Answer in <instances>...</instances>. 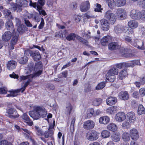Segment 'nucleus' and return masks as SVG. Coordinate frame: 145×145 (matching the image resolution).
Listing matches in <instances>:
<instances>
[{
    "label": "nucleus",
    "mask_w": 145,
    "mask_h": 145,
    "mask_svg": "<svg viewBox=\"0 0 145 145\" xmlns=\"http://www.w3.org/2000/svg\"><path fill=\"white\" fill-rule=\"evenodd\" d=\"M7 112L9 115H11L10 116V118H16L19 117V115L17 113V112L14 108H10L7 110Z\"/></svg>",
    "instance_id": "412c9836"
},
{
    "label": "nucleus",
    "mask_w": 145,
    "mask_h": 145,
    "mask_svg": "<svg viewBox=\"0 0 145 145\" xmlns=\"http://www.w3.org/2000/svg\"><path fill=\"white\" fill-rule=\"evenodd\" d=\"M86 137L87 139L90 141L96 140L99 137L98 133L95 131H90L86 134Z\"/></svg>",
    "instance_id": "9d476101"
},
{
    "label": "nucleus",
    "mask_w": 145,
    "mask_h": 145,
    "mask_svg": "<svg viewBox=\"0 0 145 145\" xmlns=\"http://www.w3.org/2000/svg\"><path fill=\"white\" fill-rule=\"evenodd\" d=\"M132 45L139 49L144 50L145 46L142 41L138 39H133V42H132Z\"/></svg>",
    "instance_id": "ddd939ff"
},
{
    "label": "nucleus",
    "mask_w": 145,
    "mask_h": 145,
    "mask_svg": "<svg viewBox=\"0 0 145 145\" xmlns=\"http://www.w3.org/2000/svg\"><path fill=\"white\" fill-rule=\"evenodd\" d=\"M28 59L27 56H25L22 57L19 60V63L22 64H24L27 61Z\"/></svg>",
    "instance_id": "603ef678"
},
{
    "label": "nucleus",
    "mask_w": 145,
    "mask_h": 145,
    "mask_svg": "<svg viewBox=\"0 0 145 145\" xmlns=\"http://www.w3.org/2000/svg\"><path fill=\"white\" fill-rule=\"evenodd\" d=\"M129 133L131 139L134 140H137L139 137V134L137 130L133 128L130 130Z\"/></svg>",
    "instance_id": "f3484780"
},
{
    "label": "nucleus",
    "mask_w": 145,
    "mask_h": 145,
    "mask_svg": "<svg viewBox=\"0 0 145 145\" xmlns=\"http://www.w3.org/2000/svg\"><path fill=\"white\" fill-rule=\"evenodd\" d=\"M110 135V132L107 130H103L101 133V136L104 138H108Z\"/></svg>",
    "instance_id": "ea45409f"
},
{
    "label": "nucleus",
    "mask_w": 145,
    "mask_h": 145,
    "mask_svg": "<svg viewBox=\"0 0 145 145\" xmlns=\"http://www.w3.org/2000/svg\"><path fill=\"white\" fill-rule=\"evenodd\" d=\"M102 101V99L101 98L95 99L93 100V104L94 106H98L101 103Z\"/></svg>",
    "instance_id": "49530a36"
},
{
    "label": "nucleus",
    "mask_w": 145,
    "mask_h": 145,
    "mask_svg": "<svg viewBox=\"0 0 145 145\" xmlns=\"http://www.w3.org/2000/svg\"><path fill=\"white\" fill-rule=\"evenodd\" d=\"M0 145H11V144L6 140H4L0 142Z\"/></svg>",
    "instance_id": "338daca9"
},
{
    "label": "nucleus",
    "mask_w": 145,
    "mask_h": 145,
    "mask_svg": "<svg viewBox=\"0 0 145 145\" xmlns=\"http://www.w3.org/2000/svg\"><path fill=\"white\" fill-rule=\"evenodd\" d=\"M23 25H21L20 26H17L18 28L17 29V31H16L15 30V31H14V33H15L16 32H18V33L19 34V33L20 32H22L23 30ZM19 35V34H18Z\"/></svg>",
    "instance_id": "4d7b16f0"
},
{
    "label": "nucleus",
    "mask_w": 145,
    "mask_h": 145,
    "mask_svg": "<svg viewBox=\"0 0 145 145\" xmlns=\"http://www.w3.org/2000/svg\"><path fill=\"white\" fill-rule=\"evenodd\" d=\"M72 107L70 103L67 104L65 108V114L67 115H69L71 114L72 110Z\"/></svg>",
    "instance_id": "473e14b6"
},
{
    "label": "nucleus",
    "mask_w": 145,
    "mask_h": 145,
    "mask_svg": "<svg viewBox=\"0 0 145 145\" xmlns=\"http://www.w3.org/2000/svg\"><path fill=\"white\" fill-rule=\"evenodd\" d=\"M90 8L89 2L87 1L82 3L80 6V10L82 12H86Z\"/></svg>",
    "instance_id": "6ab92c4d"
},
{
    "label": "nucleus",
    "mask_w": 145,
    "mask_h": 145,
    "mask_svg": "<svg viewBox=\"0 0 145 145\" xmlns=\"http://www.w3.org/2000/svg\"><path fill=\"white\" fill-rule=\"evenodd\" d=\"M22 118L26 122L28 125L31 126L33 125V123L32 121L30 120L27 114H24L22 116Z\"/></svg>",
    "instance_id": "e433bc0d"
},
{
    "label": "nucleus",
    "mask_w": 145,
    "mask_h": 145,
    "mask_svg": "<svg viewBox=\"0 0 145 145\" xmlns=\"http://www.w3.org/2000/svg\"><path fill=\"white\" fill-rule=\"evenodd\" d=\"M129 122L125 121L122 124V126L123 127H125L127 129L129 128L131 126V123Z\"/></svg>",
    "instance_id": "5fc2aeb1"
},
{
    "label": "nucleus",
    "mask_w": 145,
    "mask_h": 145,
    "mask_svg": "<svg viewBox=\"0 0 145 145\" xmlns=\"http://www.w3.org/2000/svg\"><path fill=\"white\" fill-rule=\"evenodd\" d=\"M116 16L120 20H124L127 16V12L124 9L120 8L117 9L116 11Z\"/></svg>",
    "instance_id": "1a4fd4ad"
},
{
    "label": "nucleus",
    "mask_w": 145,
    "mask_h": 145,
    "mask_svg": "<svg viewBox=\"0 0 145 145\" xmlns=\"http://www.w3.org/2000/svg\"><path fill=\"white\" fill-rule=\"evenodd\" d=\"M35 128L36 134L38 135L42 136L43 135L44 132L42 129L37 126L35 127Z\"/></svg>",
    "instance_id": "79ce46f5"
},
{
    "label": "nucleus",
    "mask_w": 145,
    "mask_h": 145,
    "mask_svg": "<svg viewBox=\"0 0 145 145\" xmlns=\"http://www.w3.org/2000/svg\"><path fill=\"white\" fill-rule=\"evenodd\" d=\"M3 13L5 18L8 20L13 19L10 11L7 9H5L3 11Z\"/></svg>",
    "instance_id": "f704fd0d"
},
{
    "label": "nucleus",
    "mask_w": 145,
    "mask_h": 145,
    "mask_svg": "<svg viewBox=\"0 0 145 145\" xmlns=\"http://www.w3.org/2000/svg\"><path fill=\"white\" fill-rule=\"evenodd\" d=\"M104 17L105 20L111 24H114L116 21V15L110 10H108L105 12Z\"/></svg>",
    "instance_id": "0eeeda50"
},
{
    "label": "nucleus",
    "mask_w": 145,
    "mask_h": 145,
    "mask_svg": "<svg viewBox=\"0 0 145 145\" xmlns=\"http://www.w3.org/2000/svg\"><path fill=\"white\" fill-rule=\"evenodd\" d=\"M101 27L102 29L106 31L108 30L109 28L108 21L105 19H102L100 21Z\"/></svg>",
    "instance_id": "aec40b11"
},
{
    "label": "nucleus",
    "mask_w": 145,
    "mask_h": 145,
    "mask_svg": "<svg viewBox=\"0 0 145 145\" xmlns=\"http://www.w3.org/2000/svg\"><path fill=\"white\" fill-rule=\"evenodd\" d=\"M9 5H10L9 9L10 10H12L14 11H15L18 8L15 3L12 2L10 3Z\"/></svg>",
    "instance_id": "8fccbe9b"
},
{
    "label": "nucleus",
    "mask_w": 145,
    "mask_h": 145,
    "mask_svg": "<svg viewBox=\"0 0 145 145\" xmlns=\"http://www.w3.org/2000/svg\"><path fill=\"white\" fill-rule=\"evenodd\" d=\"M22 81V84L21 88L20 89H17L14 90H12L9 91L10 93L7 95V97H14L17 95L18 93L20 92H23L25 90L26 87L30 82V80L29 79L27 81Z\"/></svg>",
    "instance_id": "7ed1b4c3"
},
{
    "label": "nucleus",
    "mask_w": 145,
    "mask_h": 145,
    "mask_svg": "<svg viewBox=\"0 0 145 145\" xmlns=\"http://www.w3.org/2000/svg\"><path fill=\"white\" fill-rule=\"evenodd\" d=\"M12 38L8 48L9 50H13L14 46L16 44L18 40V32L12 33Z\"/></svg>",
    "instance_id": "9b49d317"
},
{
    "label": "nucleus",
    "mask_w": 145,
    "mask_h": 145,
    "mask_svg": "<svg viewBox=\"0 0 145 145\" xmlns=\"http://www.w3.org/2000/svg\"><path fill=\"white\" fill-rule=\"evenodd\" d=\"M95 125V123L93 121L89 120L84 122L83 127L86 129H90L94 127Z\"/></svg>",
    "instance_id": "a211bd4d"
},
{
    "label": "nucleus",
    "mask_w": 145,
    "mask_h": 145,
    "mask_svg": "<svg viewBox=\"0 0 145 145\" xmlns=\"http://www.w3.org/2000/svg\"><path fill=\"white\" fill-rule=\"evenodd\" d=\"M115 33L117 34H120L124 32L126 34H132L133 31L131 29H129L127 26L117 25L115 26L114 29Z\"/></svg>",
    "instance_id": "39448f33"
},
{
    "label": "nucleus",
    "mask_w": 145,
    "mask_h": 145,
    "mask_svg": "<svg viewBox=\"0 0 145 145\" xmlns=\"http://www.w3.org/2000/svg\"><path fill=\"white\" fill-rule=\"evenodd\" d=\"M127 74V71L125 69L121 70L119 73V78L121 80L124 78Z\"/></svg>",
    "instance_id": "4c0bfd02"
},
{
    "label": "nucleus",
    "mask_w": 145,
    "mask_h": 145,
    "mask_svg": "<svg viewBox=\"0 0 145 145\" xmlns=\"http://www.w3.org/2000/svg\"><path fill=\"white\" fill-rule=\"evenodd\" d=\"M28 1L27 0H22V1L21 7H26L27 6Z\"/></svg>",
    "instance_id": "774afa93"
},
{
    "label": "nucleus",
    "mask_w": 145,
    "mask_h": 145,
    "mask_svg": "<svg viewBox=\"0 0 145 145\" xmlns=\"http://www.w3.org/2000/svg\"><path fill=\"white\" fill-rule=\"evenodd\" d=\"M117 111V107L116 106H112L108 108L106 110V113L109 114H113Z\"/></svg>",
    "instance_id": "2f4dec72"
},
{
    "label": "nucleus",
    "mask_w": 145,
    "mask_h": 145,
    "mask_svg": "<svg viewBox=\"0 0 145 145\" xmlns=\"http://www.w3.org/2000/svg\"><path fill=\"white\" fill-rule=\"evenodd\" d=\"M45 3V0H38V3H33L31 0L30 1L29 5L34 8H37V9H41L42 7Z\"/></svg>",
    "instance_id": "f8f14e48"
},
{
    "label": "nucleus",
    "mask_w": 145,
    "mask_h": 145,
    "mask_svg": "<svg viewBox=\"0 0 145 145\" xmlns=\"http://www.w3.org/2000/svg\"><path fill=\"white\" fill-rule=\"evenodd\" d=\"M125 40L127 42L130 43L131 45L132 42H133V39H132L131 37L129 36H126L125 38Z\"/></svg>",
    "instance_id": "13d9d810"
},
{
    "label": "nucleus",
    "mask_w": 145,
    "mask_h": 145,
    "mask_svg": "<svg viewBox=\"0 0 145 145\" xmlns=\"http://www.w3.org/2000/svg\"><path fill=\"white\" fill-rule=\"evenodd\" d=\"M75 38L83 44L87 46L88 45V42L87 40L83 39L79 36L76 35L74 33H71L69 35L66 37V39L67 40L70 41L74 40Z\"/></svg>",
    "instance_id": "6e6552de"
},
{
    "label": "nucleus",
    "mask_w": 145,
    "mask_h": 145,
    "mask_svg": "<svg viewBox=\"0 0 145 145\" xmlns=\"http://www.w3.org/2000/svg\"><path fill=\"white\" fill-rule=\"evenodd\" d=\"M105 83L104 82H101L99 84L96 86L95 88L96 90L101 89L105 86Z\"/></svg>",
    "instance_id": "09e8293b"
},
{
    "label": "nucleus",
    "mask_w": 145,
    "mask_h": 145,
    "mask_svg": "<svg viewBox=\"0 0 145 145\" xmlns=\"http://www.w3.org/2000/svg\"><path fill=\"white\" fill-rule=\"evenodd\" d=\"M12 32L10 31H7L4 33L2 36V39L5 41H8L10 39Z\"/></svg>",
    "instance_id": "a878e982"
},
{
    "label": "nucleus",
    "mask_w": 145,
    "mask_h": 145,
    "mask_svg": "<svg viewBox=\"0 0 145 145\" xmlns=\"http://www.w3.org/2000/svg\"><path fill=\"white\" fill-rule=\"evenodd\" d=\"M94 111L92 109H89L87 112V117L88 118H90L92 116L94 115Z\"/></svg>",
    "instance_id": "3c124183"
},
{
    "label": "nucleus",
    "mask_w": 145,
    "mask_h": 145,
    "mask_svg": "<svg viewBox=\"0 0 145 145\" xmlns=\"http://www.w3.org/2000/svg\"><path fill=\"white\" fill-rule=\"evenodd\" d=\"M31 56L33 58L35 61H37L41 58L40 55L38 51H35L31 54Z\"/></svg>",
    "instance_id": "72a5a7b5"
},
{
    "label": "nucleus",
    "mask_w": 145,
    "mask_h": 145,
    "mask_svg": "<svg viewBox=\"0 0 145 145\" xmlns=\"http://www.w3.org/2000/svg\"><path fill=\"white\" fill-rule=\"evenodd\" d=\"M126 115L125 113L122 112H118L115 116V120L118 122H121L123 121L126 118Z\"/></svg>",
    "instance_id": "2eb2a0df"
},
{
    "label": "nucleus",
    "mask_w": 145,
    "mask_h": 145,
    "mask_svg": "<svg viewBox=\"0 0 145 145\" xmlns=\"http://www.w3.org/2000/svg\"><path fill=\"white\" fill-rule=\"evenodd\" d=\"M122 138L124 141H129L130 139L129 133L127 132H124L123 133Z\"/></svg>",
    "instance_id": "37998d69"
},
{
    "label": "nucleus",
    "mask_w": 145,
    "mask_h": 145,
    "mask_svg": "<svg viewBox=\"0 0 145 145\" xmlns=\"http://www.w3.org/2000/svg\"><path fill=\"white\" fill-rule=\"evenodd\" d=\"M33 52L31 50L27 49L25 51L24 54L25 56L27 57V56H29V55L31 56V54H32Z\"/></svg>",
    "instance_id": "69168bd1"
},
{
    "label": "nucleus",
    "mask_w": 145,
    "mask_h": 145,
    "mask_svg": "<svg viewBox=\"0 0 145 145\" xmlns=\"http://www.w3.org/2000/svg\"><path fill=\"white\" fill-rule=\"evenodd\" d=\"M119 46L116 42H112L108 45V48L110 50H114L118 48Z\"/></svg>",
    "instance_id": "58836bf2"
},
{
    "label": "nucleus",
    "mask_w": 145,
    "mask_h": 145,
    "mask_svg": "<svg viewBox=\"0 0 145 145\" xmlns=\"http://www.w3.org/2000/svg\"><path fill=\"white\" fill-rule=\"evenodd\" d=\"M99 120L100 123L106 124L109 122L110 119L108 116H105L101 117Z\"/></svg>",
    "instance_id": "c756f323"
},
{
    "label": "nucleus",
    "mask_w": 145,
    "mask_h": 145,
    "mask_svg": "<svg viewBox=\"0 0 145 145\" xmlns=\"http://www.w3.org/2000/svg\"><path fill=\"white\" fill-rule=\"evenodd\" d=\"M16 65V61L13 60H10L8 62L7 67L9 70H12L15 68Z\"/></svg>",
    "instance_id": "b1692460"
},
{
    "label": "nucleus",
    "mask_w": 145,
    "mask_h": 145,
    "mask_svg": "<svg viewBox=\"0 0 145 145\" xmlns=\"http://www.w3.org/2000/svg\"><path fill=\"white\" fill-rule=\"evenodd\" d=\"M126 67H134L135 66L133 61H131L130 62L125 63Z\"/></svg>",
    "instance_id": "052dcab7"
},
{
    "label": "nucleus",
    "mask_w": 145,
    "mask_h": 145,
    "mask_svg": "<svg viewBox=\"0 0 145 145\" xmlns=\"http://www.w3.org/2000/svg\"><path fill=\"white\" fill-rule=\"evenodd\" d=\"M95 5L96 6V8L94 9L95 11L96 12H101L102 10L101 5L98 3H97Z\"/></svg>",
    "instance_id": "864d4df0"
},
{
    "label": "nucleus",
    "mask_w": 145,
    "mask_h": 145,
    "mask_svg": "<svg viewBox=\"0 0 145 145\" xmlns=\"http://www.w3.org/2000/svg\"><path fill=\"white\" fill-rule=\"evenodd\" d=\"M21 131L25 134H27L28 136L29 135H32V133L31 132L26 129L22 128L21 129Z\"/></svg>",
    "instance_id": "6e6d98bb"
},
{
    "label": "nucleus",
    "mask_w": 145,
    "mask_h": 145,
    "mask_svg": "<svg viewBox=\"0 0 145 145\" xmlns=\"http://www.w3.org/2000/svg\"><path fill=\"white\" fill-rule=\"evenodd\" d=\"M71 8L73 10L76 9L77 7V4L76 2H74L72 3L70 5Z\"/></svg>",
    "instance_id": "0e129e2a"
},
{
    "label": "nucleus",
    "mask_w": 145,
    "mask_h": 145,
    "mask_svg": "<svg viewBox=\"0 0 145 145\" xmlns=\"http://www.w3.org/2000/svg\"><path fill=\"white\" fill-rule=\"evenodd\" d=\"M6 28L7 29L12 32L14 33L15 29L14 27V25L12 22L11 21H8L5 24Z\"/></svg>",
    "instance_id": "4be33fe9"
},
{
    "label": "nucleus",
    "mask_w": 145,
    "mask_h": 145,
    "mask_svg": "<svg viewBox=\"0 0 145 145\" xmlns=\"http://www.w3.org/2000/svg\"><path fill=\"white\" fill-rule=\"evenodd\" d=\"M120 54L123 57H130L133 56V54L130 53L131 50L124 48L122 47H121L120 49Z\"/></svg>",
    "instance_id": "4468645a"
},
{
    "label": "nucleus",
    "mask_w": 145,
    "mask_h": 145,
    "mask_svg": "<svg viewBox=\"0 0 145 145\" xmlns=\"http://www.w3.org/2000/svg\"><path fill=\"white\" fill-rule=\"evenodd\" d=\"M145 113V109L143 106L141 105H139L138 109V113L140 115Z\"/></svg>",
    "instance_id": "a18cd8bd"
},
{
    "label": "nucleus",
    "mask_w": 145,
    "mask_h": 145,
    "mask_svg": "<svg viewBox=\"0 0 145 145\" xmlns=\"http://www.w3.org/2000/svg\"><path fill=\"white\" fill-rule=\"evenodd\" d=\"M110 40L111 39L109 36H104L101 40V44L102 46H105L106 45L108 42L110 41Z\"/></svg>",
    "instance_id": "c9c22d12"
},
{
    "label": "nucleus",
    "mask_w": 145,
    "mask_h": 145,
    "mask_svg": "<svg viewBox=\"0 0 145 145\" xmlns=\"http://www.w3.org/2000/svg\"><path fill=\"white\" fill-rule=\"evenodd\" d=\"M107 129L110 131L115 132L117 131L118 127L114 123H110L107 126Z\"/></svg>",
    "instance_id": "cd10ccee"
},
{
    "label": "nucleus",
    "mask_w": 145,
    "mask_h": 145,
    "mask_svg": "<svg viewBox=\"0 0 145 145\" xmlns=\"http://www.w3.org/2000/svg\"><path fill=\"white\" fill-rule=\"evenodd\" d=\"M106 3L110 9H113L116 7H120L125 5L126 0H106Z\"/></svg>",
    "instance_id": "20e7f679"
},
{
    "label": "nucleus",
    "mask_w": 145,
    "mask_h": 145,
    "mask_svg": "<svg viewBox=\"0 0 145 145\" xmlns=\"http://www.w3.org/2000/svg\"><path fill=\"white\" fill-rule=\"evenodd\" d=\"M128 25L129 27V29H131L132 30L133 29L137 28L138 25V24L137 22L134 20H130L128 23Z\"/></svg>",
    "instance_id": "7c9ffc66"
},
{
    "label": "nucleus",
    "mask_w": 145,
    "mask_h": 145,
    "mask_svg": "<svg viewBox=\"0 0 145 145\" xmlns=\"http://www.w3.org/2000/svg\"><path fill=\"white\" fill-rule=\"evenodd\" d=\"M127 116L130 123H134L136 120L135 114L133 112H130L127 114Z\"/></svg>",
    "instance_id": "5701e85b"
},
{
    "label": "nucleus",
    "mask_w": 145,
    "mask_h": 145,
    "mask_svg": "<svg viewBox=\"0 0 145 145\" xmlns=\"http://www.w3.org/2000/svg\"><path fill=\"white\" fill-rule=\"evenodd\" d=\"M54 132V131L51 130L46 131L43 133V135L45 138H47L49 137H51L53 135Z\"/></svg>",
    "instance_id": "a19ab883"
},
{
    "label": "nucleus",
    "mask_w": 145,
    "mask_h": 145,
    "mask_svg": "<svg viewBox=\"0 0 145 145\" xmlns=\"http://www.w3.org/2000/svg\"><path fill=\"white\" fill-rule=\"evenodd\" d=\"M125 63H120L116 65V67L118 69H121L126 67Z\"/></svg>",
    "instance_id": "bf43d9fd"
},
{
    "label": "nucleus",
    "mask_w": 145,
    "mask_h": 145,
    "mask_svg": "<svg viewBox=\"0 0 145 145\" xmlns=\"http://www.w3.org/2000/svg\"><path fill=\"white\" fill-rule=\"evenodd\" d=\"M140 95L142 97H143L145 95V88H142L139 90Z\"/></svg>",
    "instance_id": "680f3d73"
},
{
    "label": "nucleus",
    "mask_w": 145,
    "mask_h": 145,
    "mask_svg": "<svg viewBox=\"0 0 145 145\" xmlns=\"http://www.w3.org/2000/svg\"><path fill=\"white\" fill-rule=\"evenodd\" d=\"M67 32L66 30L64 31H61V32H57L56 33L55 35L56 37H59L60 38H63L64 37H65L66 35L67 34Z\"/></svg>",
    "instance_id": "c03bdc74"
},
{
    "label": "nucleus",
    "mask_w": 145,
    "mask_h": 145,
    "mask_svg": "<svg viewBox=\"0 0 145 145\" xmlns=\"http://www.w3.org/2000/svg\"><path fill=\"white\" fill-rule=\"evenodd\" d=\"M118 72V70L116 68H113L110 70L106 75V79L107 82H114L115 78V75H117Z\"/></svg>",
    "instance_id": "423d86ee"
},
{
    "label": "nucleus",
    "mask_w": 145,
    "mask_h": 145,
    "mask_svg": "<svg viewBox=\"0 0 145 145\" xmlns=\"http://www.w3.org/2000/svg\"><path fill=\"white\" fill-rule=\"evenodd\" d=\"M29 114L34 120H38L40 117H46L47 112L44 108L36 106L35 107L33 111L29 112Z\"/></svg>",
    "instance_id": "f03ea898"
},
{
    "label": "nucleus",
    "mask_w": 145,
    "mask_h": 145,
    "mask_svg": "<svg viewBox=\"0 0 145 145\" xmlns=\"http://www.w3.org/2000/svg\"><path fill=\"white\" fill-rule=\"evenodd\" d=\"M34 64L33 63H31L25 71V73L28 75L21 76L20 79V81H27L30 80L31 81V78L33 77L39 76L42 72V63L39 62L35 64L34 70Z\"/></svg>",
    "instance_id": "f257e3e1"
},
{
    "label": "nucleus",
    "mask_w": 145,
    "mask_h": 145,
    "mask_svg": "<svg viewBox=\"0 0 145 145\" xmlns=\"http://www.w3.org/2000/svg\"><path fill=\"white\" fill-rule=\"evenodd\" d=\"M111 138L112 141L117 142L119 141L121 139L120 134L118 132L112 133L111 136Z\"/></svg>",
    "instance_id": "393cba45"
},
{
    "label": "nucleus",
    "mask_w": 145,
    "mask_h": 145,
    "mask_svg": "<svg viewBox=\"0 0 145 145\" xmlns=\"http://www.w3.org/2000/svg\"><path fill=\"white\" fill-rule=\"evenodd\" d=\"M140 12L136 10L132 9L130 12V16L132 19L138 20L140 19Z\"/></svg>",
    "instance_id": "dca6fc26"
},
{
    "label": "nucleus",
    "mask_w": 145,
    "mask_h": 145,
    "mask_svg": "<svg viewBox=\"0 0 145 145\" xmlns=\"http://www.w3.org/2000/svg\"><path fill=\"white\" fill-rule=\"evenodd\" d=\"M16 4L18 8V10L17 12H20L22 11V9L21 8L22 5V1L21 0H16L15 1Z\"/></svg>",
    "instance_id": "de8ad7c7"
},
{
    "label": "nucleus",
    "mask_w": 145,
    "mask_h": 145,
    "mask_svg": "<svg viewBox=\"0 0 145 145\" xmlns=\"http://www.w3.org/2000/svg\"><path fill=\"white\" fill-rule=\"evenodd\" d=\"M117 101V99L116 97H110L106 100L107 104L110 106L115 104Z\"/></svg>",
    "instance_id": "bb28decb"
},
{
    "label": "nucleus",
    "mask_w": 145,
    "mask_h": 145,
    "mask_svg": "<svg viewBox=\"0 0 145 145\" xmlns=\"http://www.w3.org/2000/svg\"><path fill=\"white\" fill-rule=\"evenodd\" d=\"M140 13V19L143 20H145V10L142 11Z\"/></svg>",
    "instance_id": "e2e57ef3"
},
{
    "label": "nucleus",
    "mask_w": 145,
    "mask_h": 145,
    "mask_svg": "<svg viewBox=\"0 0 145 145\" xmlns=\"http://www.w3.org/2000/svg\"><path fill=\"white\" fill-rule=\"evenodd\" d=\"M119 98L123 100H127L129 98V95L128 92L126 91H122L119 94Z\"/></svg>",
    "instance_id": "c85d7f7f"
}]
</instances>
